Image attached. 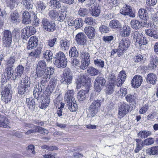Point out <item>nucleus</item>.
Masks as SVG:
<instances>
[{
	"label": "nucleus",
	"mask_w": 158,
	"mask_h": 158,
	"mask_svg": "<svg viewBox=\"0 0 158 158\" xmlns=\"http://www.w3.org/2000/svg\"><path fill=\"white\" fill-rule=\"evenodd\" d=\"M89 90V88H87L86 90H81L78 92L77 97L79 101H82L86 99Z\"/></svg>",
	"instance_id": "22"
},
{
	"label": "nucleus",
	"mask_w": 158,
	"mask_h": 158,
	"mask_svg": "<svg viewBox=\"0 0 158 158\" xmlns=\"http://www.w3.org/2000/svg\"><path fill=\"white\" fill-rule=\"evenodd\" d=\"M44 28L46 31H53L56 29L55 24L54 23L49 22L47 19L44 18L42 20Z\"/></svg>",
	"instance_id": "10"
},
{
	"label": "nucleus",
	"mask_w": 158,
	"mask_h": 158,
	"mask_svg": "<svg viewBox=\"0 0 158 158\" xmlns=\"http://www.w3.org/2000/svg\"><path fill=\"white\" fill-rule=\"evenodd\" d=\"M41 148L43 149H46L48 151H53L58 149V148L56 146H48L46 145H42L41 146Z\"/></svg>",
	"instance_id": "55"
},
{
	"label": "nucleus",
	"mask_w": 158,
	"mask_h": 158,
	"mask_svg": "<svg viewBox=\"0 0 158 158\" xmlns=\"http://www.w3.org/2000/svg\"><path fill=\"white\" fill-rule=\"evenodd\" d=\"M24 68L23 67L19 65L15 69V79L16 78H19L23 74V72Z\"/></svg>",
	"instance_id": "30"
},
{
	"label": "nucleus",
	"mask_w": 158,
	"mask_h": 158,
	"mask_svg": "<svg viewBox=\"0 0 158 158\" xmlns=\"http://www.w3.org/2000/svg\"><path fill=\"white\" fill-rule=\"evenodd\" d=\"M94 64L97 67L102 68L104 66V62L100 59L95 58L94 59Z\"/></svg>",
	"instance_id": "43"
},
{
	"label": "nucleus",
	"mask_w": 158,
	"mask_h": 158,
	"mask_svg": "<svg viewBox=\"0 0 158 158\" xmlns=\"http://www.w3.org/2000/svg\"><path fill=\"white\" fill-rule=\"evenodd\" d=\"M125 98L127 102H134L136 98V97L133 95L129 94L126 96Z\"/></svg>",
	"instance_id": "56"
},
{
	"label": "nucleus",
	"mask_w": 158,
	"mask_h": 158,
	"mask_svg": "<svg viewBox=\"0 0 158 158\" xmlns=\"http://www.w3.org/2000/svg\"><path fill=\"white\" fill-rule=\"evenodd\" d=\"M100 31L102 33H106L108 32L109 31V28L107 26L105 25H102L100 27Z\"/></svg>",
	"instance_id": "61"
},
{
	"label": "nucleus",
	"mask_w": 158,
	"mask_h": 158,
	"mask_svg": "<svg viewBox=\"0 0 158 158\" xmlns=\"http://www.w3.org/2000/svg\"><path fill=\"white\" fill-rule=\"evenodd\" d=\"M154 142V139L153 138H149L146 139L143 141V145H149L152 144Z\"/></svg>",
	"instance_id": "51"
},
{
	"label": "nucleus",
	"mask_w": 158,
	"mask_h": 158,
	"mask_svg": "<svg viewBox=\"0 0 158 158\" xmlns=\"http://www.w3.org/2000/svg\"><path fill=\"white\" fill-rule=\"evenodd\" d=\"M58 20L60 22H62L65 19L66 17V13L65 11H61L58 13Z\"/></svg>",
	"instance_id": "52"
},
{
	"label": "nucleus",
	"mask_w": 158,
	"mask_h": 158,
	"mask_svg": "<svg viewBox=\"0 0 158 158\" xmlns=\"http://www.w3.org/2000/svg\"><path fill=\"white\" fill-rule=\"evenodd\" d=\"M139 17L141 19H147L148 15L146 10L143 8L139 9L138 11Z\"/></svg>",
	"instance_id": "32"
},
{
	"label": "nucleus",
	"mask_w": 158,
	"mask_h": 158,
	"mask_svg": "<svg viewBox=\"0 0 158 158\" xmlns=\"http://www.w3.org/2000/svg\"><path fill=\"white\" fill-rule=\"evenodd\" d=\"M54 72V69L52 67H48L47 70L41 71L40 73L36 72L37 76L38 77L40 78V81L41 84L45 85L46 82L50 78V76Z\"/></svg>",
	"instance_id": "3"
},
{
	"label": "nucleus",
	"mask_w": 158,
	"mask_h": 158,
	"mask_svg": "<svg viewBox=\"0 0 158 158\" xmlns=\"http://www.w3.org/2000/svg\"><path fill=\"white\" fill-rule=\"evenodd\" d=\"M60 47L63 50H66L68 49L69 46L68 42L65 40H61L60 41Z\"/></svg>",
	"instance_id": "47"
},
{
	"label": "nucleus",
	"mask_w": 158,
	"mask_h": 158,
	"mask_svg": "<svg viewBox=\"0 0 158 158\" xmlns=\"http://www.w3.org/2000/svg\"><path fill=\"white\" fill-rule=\"evenodd\" d=\"M131 26L132 28L137 29L139 28V25L140 22L137 20L134 19L131 22Z\"/></svg>",
	"instance_id": "49"
},
{
	"label": "nucleus",
	"mask_w": 158,
	"mask_h": 158,
	"mask_svg": "<svg viewBox=\"0 0 158 158\" xmlns=\"http://www.w3.org/2000/svg\"><path fill=\"white\" fill-rule=\"evenodd\" d=\"M54 59L55 64L58 68L65 67L67 63V59L64 53L62 52H59L56 54Z\"/></svg>",
	"instance_id": "4"
},
{
	"label": "nucleus",
	"mask_w": 158,
	"mask_h": 158,
	"mask_svg": "<svg viewBox=\"0 0 158 158\" xmlns=\"http://www.w3.org/2000/svg\"><path fill=\"white\" fill-rule=\"evenodd\" d=\"M101 100L97 99L94 100L88 109L90 116L94 117L98 111V108L101 105L102 102Z\"/></svg>",
	"instance_id": "6"
},
{
	"label": "nucleus",
	"mask_w": 158,
	"mask_h": 158,
	"mask_svg": "<svg viewBox=\"0 0 158 158\" xmlns=\"http://www.w3.org/2000/svg\"><path fill=\"white\" fill-rule=\"evenodd\" d=\"M51 92H50L46 91L45 95L44 96L40 107L42 109H45L47 106L49 105L50 99L49 96Z\"/></svg>",
	"instance_id": "15"
},
{
	"label": "nucleus",
	"mask_w": 158,
	"mask_h": 158,
	"mask_svg": "<svg viewBox=\"0 0 158 158\" xmlns=\"http://www.w3.org/2000/svg\"><path fill=\"white\" fill-rule=\"evenodd\" d=\"M95 19L92 18L87 17L85 19L84 22L88 25H92L95 23Z\"/></svg>",
	"instance_id": "57"
},
{
	"label": "nucleus",
	"mask_w": 158,
	"mask_h": 158,
	"mask_svg": "<svg viewBox=\"0 0 158 158\" xmlns=\"http://www.w3.org/2000/svg\"><path fill=\"white\" fill-rule=\"evenodd\" d=\"M27 150L29 153L34 155L35 153V147L33 145H29L27 148Z\"/></svg>",
	"instance_id": "58"
},
{
	"label": "nucleus",
	"mask_w": 158,
	"mask_h": 158,
	"mask_svg": "<svg viewBox=\"0 0 158 158\" xmlns=\"http://www.w3.org/2000/svg\"><path fill=\"white\" fill-rule=\"evenodd\" d=\"M126 77L125 71H122L119 73L117 79H116L115 76L114 74H110L108 77V81L111 84L119 86L124 82Z\"/></svg>",
	"instance_id": "2"
},
{
	"label": "nucleus",
	"mask_w": 158,
	"mask_h": 158,
	"mask_svg": "<svg viewBox=\"0 0 158 158\" xmlns=\"http://www.w3.org/2000/svg\"><path fill=\"white\" fill-rule=\"evenodd\" d=\"M9 121L7 117L0 115V127L5 128H9Z\"/></svg>",
	"instance_id": "24"
},
{
	"label": "nucleus",
	"mask_w": 158,
	"mask_h": 158,
	"mask_svg": "<svg viewBox=\"0 0 158 158\" xmlns=\"http://www.w3.org/2000/svg\"><path fill=\"white\" fill-rule=\"evenodd\" d=\"M57 40V39L56 38H54L51 39L49 40L48 41V45L51 47H53Z\"/></svg>",
	"instance_id": "63"
},
{
	"label": "nucleus",
	"mask_w": 158,
	"mask_h": 158,
	"mask_svg": "<svg viewBox=\"0 0 158 158\" xmlns=\"http://www.w3.org/2000/svg\"><path fill=\"white\" fill-rule=\"evenodd\" d=\"M145 33L147 35L153 37L155 39H158V29L147 30H145Z\"/></svg>",
	"instance_id": "28"
},
{
	"label": "nucleus",
	"mask_w": 158,
	"mask_h": 158,
	"mask_svg": "<svg viewBox=\"0 0 158 158\" xmlns=\"http://www.w3.org/2000/svg\"><path fill=\"white\" fill-rule=\"evenodd\" d=\"M77 84L78 85H82L89 88L90 86V81L85 75L79 76L77 81Z\"/></svg>",
	"instance_id": "11"
},
{
	"label": "nucleus",
	"mask_w": 158,
	"mask_h": 158,
	"mask_svg": "<svg viewBox=\"0 0 158 158\" xmlns=\"http://www.w3.org/2000/svg\"><path fill=\"white\" fill-rule=\"evenodd\" d=\"M76 40L78 44L84 45L87 42V37L83 33L80 32L76 35Z\"/></svg>",
	"instance_id": "16"
},
{
	"label": "nucleus",
	"mask_w": 158,
	"mask_h": 158,
	"mask_svg": "<svg viewBox=\"0 0 158 158\" xmlns=\"http://www.w3.org/2000/svg\"><path fill=\"white\" fill-rule=\"evenodd\" d=\"M21 35L23 39L28 38L30 36L35 33L36 29L32 26H28L22 30Z\"/></svg>",
	"instance_id": "7"
},
{
	"label": "nucleus",
	"mask_w": 158,
	"mask_h": 158,
	"mask_svg": "<svg viewBox=\"0 0 158 158\" xmlns=\"http://www.w3.org/2000/svg\"><path fill=\"white\" fill-rule=\"evenodd\" d=\"M81 60H86L87 61L90 62V56L89 53L84 50L81 51Z\"/></svg>",
	"instance_id": "37"
},
{
	"label": "nucleus",
	"mask_w": 158,
	"mask_h": 158,
	"mask_svg": "<svg viewBox=\"0 0 158 158\" xmlns=\"http://www.w3.org/2000/svg\"><path fill=\"white\" fill-rule=\"evenodd\" d=\"M109 26L112 29L121 28V27L120 23L116 20H113L111 21L109 24Z\"/></svg>",
	"instance_id": "34"
},
{
	"label": "nucleus",
	"mask_w": 158,
	"mask_h": 158,
	"mask_svg": "<svg viewBox=\"0 0 158 158\" xmlns=\"http://www.w3.org/2000/svg\"><path fill=\"white\" fill-rule=\"evenodd\" d=\"M129 109V107L128 105L125 104L121 105L119 107L118 113L119 118H122L124 116L127 114Z\"/></svg>",
	"instance_id": "18"
},
{
	"label": "nucleus",
	"mask_w": 158,
	"mask_h": 158,
	"mask_svg": "<svg viewBox=\"0 0 158 158\" xmlns=\"http://www.w3.org/2000/svg\"><path fill=\"white\" fill-rule=\"evenodd\" d=\"M88 73L91 76H95L98 74L99 73L98 70L93 67H89L87 70Z\"/></svg>",
	"instance_id": "41"
},
{
	"label": "nucleus",
	"mask_w": 158,
	"mask_h": 158,
	"mask_svg": "<svg viewBox=\"0 0 158 158\" xmlns=\"http://www.w3.org/2000/svg\"><path fill=\"white\" fill-rule=\"evenodd\" d=\"M69 55L71 57L76 56L78 55V52L75 47H73L71 48L69 51Z\"/></svg>",
	"instance_id": "50"
},
{
	"label": "nucleus",
	"mask_w": 158,
	"mask_h": 158,
	"mask_svg": "<svg viewBox=\"0 0 158 158\" xmlns=\"http://www.w3.org/2000/svg\"><path fill=\"white\" fill-rule=\"evenodd\" d=\"M20 15L18 12L15 11L11 13L9 18V20L12 23H16L20 21Z\"/></svg>",
	"instance_id": "21"
},
{
	"label": "nucleus",
	"mask_w": 158,
	"mask_h": 158,
	"mask_svg": "<svg viewBox=\"0 0 158 158\" xmlns=\"http://www.w3.org/2000/svg\"><path fill=\"white\" fill-rule=\"evenodd\" d=\"M25 8L29 10L32 8L33 3L31 0H23L22 3Z\"/></svg>",
	"instance_id": "35"
},
{
	"label": "nucleus",
	"mask_w": 158,
	"mask_h": 158,
	"mask_svg": "<svg viewBox=\"0 0 158 158\" xmlns=\"http://www.w3.org/2000/svg\"><path fill=\"white\" fill-rule=\"evenodd\" d=\"M29 86L21 85V84L18 87V93L21 95L27 93L28 92Z\"/></svg>",
	"instance_id": "36"
},
{
	"label": "nucleus",
	"mask_w": 158,
	"mask_h": 158,
	"mask_svg": "<svg viewBox=\"0 0 158 158\" xmlns=\"http://www.w3.org/2000/svg\"><path fill=\"white\" fill-rule=\"evenodd\" d=\"M6 73L4 74L5 77H6V80H8L13 76L14 73V70L11 67H8L6 69Z\"/></svg>",
	"instance_id": "33"
},
{
	"label": "nucleus",
	"mask_w": 158,
	"mask_h": 158,
	"mask_svg": "<svg viewBox=\"0 0 158 158\" xmlns=\"http://www.w3.org/2000/svg\"><path fill=\"white\" fill-rule=\"evenodd\" d=\"M158 152V148L155 146L152 147L149 150L150 155H155Z\"/></svg>",
	"instance_id": "59"
},
{
	"label": "nucleus",
	"mask_w": 158,
	"mask_h": 158,
	"mask_svg": "<svg viewBox=\"0 0 158 158\" xmlns=\"http://www.w3.org/2000/svg\"><path fill=\"white\" fill-rule=\"evenodd\" d=\"M26 103L28 107L32 110L35 108V102L32 98H27Z\"/></svg>",
	"instance_id": "40"
},
{
	"label": "nucleus",
	"mask_w": 158,
	"mask_h": 158,
	"mask_svg": "<svg viewBox=\"0 0 158 158\" xmlns=\"http://www.w3.org/2000/svg\"><path fill=\"white\" fill-rule=\"evenodd\" d=\"M120 13L124 15H127L133 18L135 17V15L132 11L131 8L129 5H125L120 10Z\"/></svg>",
	"instance_id": "14"
},
{
	"label": "nucleus",
	"mask_w": 158,
	"mask_h": 158,
	"mask_svg": "<svg viewBox=\"0 0 158 158\" xmlns=\"http://www.w3.org/2000/svg\"><path fill=\"white\" fill-rule=\"evenodd\" d=\"M3 43L6 47H9L12 42V34L9 30H5L3 32Z\"/></svg>",
	"instance_id": "13"
},
{
	"label": "nucleus",
	"mask_w": 158,
	"mask_h": 158,
	"mask_svg": "<svg viewBox=\"0 0 158 158\" xmlns=\"http://www.w3.org/2000/svg\"><path fill=\"white\" fill-rule=\"evenodd\" d=\"M130 44V41L128 38L123 39L119 43V47L126 50L129 46Z\"/></svg>",
	"instance_id": "26"
},
{
	"label": "nucleus",
	"mask_w": 158,
	"mask_h": 158,
	"mask_svg": "<svg viewBox=\"0 0 158 158\" xmlns=\"http://www.w3.org/2000/svg\"><path fill=\"white\" fill-rule=\"evenodd\" d=\"M52 53L49 50H47L44 53V57L46 59L47 61L52 59Z\"/></svg>",
	"instance_id": "46"
},
{
	"label": "nucleus",
	"mask_w": 158,
	"mask_h": 158,
	"mask_svg": "<svg viewBox=\"0 0 158 158\" xmlns=\"http://www.w3.org/2000/svg\"><path fill=\"white\" fill-rule=\"evenodd\" d=\"M44 85L43 84L41 85H39V84L36 85L34 88L33 92H40L41 93L42 90L44 88Z\"/></svg>",
	"instance_id": "45"
},
{
	"label": "nucleus",
	"mask_w": 158,
	"mask_h": 158,
	"mask_svg": "<svg viewBox=\"0 0 158 158\" xmlns=\"http://www.w3.org/2000/svg\"><path fill=\"white\" fill-rule=\"evenodd\" d=\"M142 77L139 75L135 76L131 81V84L132 87L134 88H137L143 82Z\"/></svg>",
	"instance_id": "17"
},
{
	"label": "nucleus",
	"mask_w": 158,
	"mask_h": 158,
	"mask_svg": "<svg viewBox=\"0 0 158 158\" xmlns=\"http://www.w3.org/2000/svg\"><path fill=\"white\" fill-rule=\"evenodd\" d=\"M11 86L10 85H6L4 89L1 92L2 99L5 103H8L11 99L12 92L11 90Z\"/></svg>",
	"instance_id": "5"
},
{
	"label": "nucleus",
	"mask_w": 158,
	"mask_h": 158,
	"mask_svg": "<svg viewBox=\"0 0 158 158\" xmlns=\"http://www.w3.org/2000/svg\"><path fill=\"white\" fill-rule=\"evenodd\" d=\"M150 64L153 68L156 67L158 65V59L156 56L152 55L150 58Z\"/></svg>",
	"instance_id": "38"
},
{
	"label": "nucleus",
	"mask_w": 158,
	"mask_h": 158,
	"mask_svg": "<svg viewBox=\"0 0 158 158\" xmlns=\"http://www.w3.org/2000/svg\"><path fill=\"white\" fill-rule=\"evenodd\" d=\"M133 38L136 40V45L138 44L140 46L142 45H145L147 43L146 39L144 37L140 31H135L134 32Z\"/></svg>",
	"instance_id": "8"
},
{
	"label": "nucleus",
	"mask_w": 158,
	"mask_h": 158,
	"mask_svg": "<svg viewBox=\"0 0 158 158\" xmlns=\"http://www.w3.org/2000/svg\"><path fill=\"white\" fill-rule=\"evenodd\" d=\"M45 70H47L46 62L44 60H40L37 65L36 72L40 73L41 71H44Z\"/></svg>",
	"instance_id": "27"
},
{
	"label": "nucleus",
	"mask_w": 158,
	"mask_h": 158,
	"mask_svg": "<svg viewBox=\"0 0 158 158\" xmlns=\"http://www.w3.org/2000/svg\"><path fill=\"white\" fill-rule=\"evenodd\" d=\"M91 15L94 16H98L100 13V7L95 6V5L92 6L89 9Z\"/></svg>",
	"instance_id": "25"
},
{
	"label": "nucleus",
	"mask_w": 158,
	"mask_h": 158,
	"mask_svg": "<svg viewBox=\"0 0 158 158\" xmlns=\"http://www.w3.org/2000/svg\"><path fill=\"white\" fill-rule=\"evenodd\" d=\"M156 76L155 74L150 73L147 76L146 81L154 85L156 84Z\"/></svg>",
	"instance_id": "29"
},
{
	"label": "nucleus",
	"mask_w": 158,
	"mask_h": 158,
	"mask_svg": "<svg viewBox=\"0 0 158 158\" xmlns=\"http://www.w3.org/2000/svg\"><path fill=\"white\" fill-rule=\"evenodd\" d=\"M82 65L81 66V68L83 70L86 69L87 66L89 64L90 62L87 61L86 60H82Z\"/></svg>",
	"instance_id": "64"
},
{
	"label": "nucleus",
	"mask_w": 158,
	"mask_h": 158,
	"mask_svg": "<svg viewBox=\"0 0 158 158\" xmlns=\"http://www.w3.org/2000/svg\"><path fill=\"white\" fill-rule=\"evenodd\" d=\"M105 83L106 81L104 78L99 77H97L94 82L95 90L98 92H100Z\"/></svg>",
	"instance_id": "9"
},
{
	"label": "nucleus",
	"mask_w": 158,
	"mask_h": 158,
	"mask_svg": "<svg viewBox=\"0 0 158 158\" xmlns=\"http://www.w3.org/2000/svg\"><path fill=\"white\" fill-rule=\"evenodd\" d=\"M88 12L86 9L80 8L78 11V14L81 16L84 17L88 14Z\"/></svg>",
	"instance_id": "54"
},
{
	"label": "nucleus",
	"mask_w": 158,
	"mask_h": 158,
	"mask_svg": "<svg viewBox=\"0 0 158 158\" xmlns=\"http://www.w3.org/2000/svg\"><path fill=\"white\" fill-rule=\"evenodd\" d=\"M84 32L90 39H93L95 35V31L94 28L91 26L85 27L84 29Z\"/></svg>",
	"instance_id": "19"
},
{
	"label": "nucleus",
	"mask_w": 158,
	"mask_h": 158,
	"mask_svg": "<svg viewBox=\"0 0 158 158\" xmlns=\"http://www.w3.org/2000/svg\"><path fill=\"white\" fill-rule=\"evenodd\" d=\"M15 61V58L14 56H11L7 61V64L8 67H12Z\"/></svg>",
	"instance_id": "48"
},
{
	"label": "nucleus",
	"mask_w": 158,
	"mask_h": 158,
	"mask_svg": "<svg viewBox=\"0 0 158 158\" xmlns=\"http://www.w3.org/2000/svg\"><path fill=\"white\" fill-rule=\"evenodd\" d=\"M38 40L36 36H32L29 39L27 44V48L32 49L36 47L38 43Z\"/></svg>",
	"instance_id": "20"
},
{
	"label": "nucleus",
	"mask_w": 158,
	"mask_h": 158,
	"mask_svg": "<svg viewBox=\"0 0 158 158\" xmlns=\"http://www.w3.org/2000/svg\"><path fill=\"white\" fill-rule=\"evenodd\" d=\"M119 32L122 36H128L130 34V28L127 25H126L124 26L123 28L121 27Z\"/></svg>",
	"instance_id": "23"
},
{
	"label": "nucleus",
	"mask_w": 158,
	"mask_h": 158,
	"mask_svg": "<svg viewBox=\"0 0 158 158\" xmlns=\"http://www.w3.org/2000/svg\"><path fill=\"white\" fill-rule=\"evenodd\" d=\"M58 13L56 10H52L50 11L49 15L51 17L56 18L58 16Z\"/></svg>",
	"instance_id": "62"
},
{
	"label": "nucleus",
	"mask_w": 158,
	"mask_h": 158,
	"mask_svg": "<svg viewBox=\"0 0 158 158\" xmlns=\"http://www.w3.org/2000/svg\"><path fill=\"white\" fill-rule=\"evenodd\" d=\"M36 128V132H39L41 134H43L44 133L48 134V131L41 127L36 126L35 127Z\"/></svg>",
	"instance_id": "53"
},
{
	"label": "nucleus",
	"mask_w": 158,
	"mask_h": 158,
	"mask_svg": "<svg viewBox=\"0 0 158 158\" xmlns=\"http://www.w3.org/2000/svg\"><path fill=\"white\" fill-rule=\"evenodd\" d=\"M148 110V106L147 105H145L142 107L139 110L140 114H143L145 113Z\"/></svg>",
	"instance_id": "60"
},
{
	"label": "nucleus",
	"mask_w": 158,
	"mask_h": 158,
	"mask_svg": "<svg viewBox=\"0 0 158 158\" xmlns=\"http://www.w3.org/2000/svg\"><path fill=\"white\" fill-rule=\"evenodd\" d=\"M74 93L73 89L68 90L64 97V100L67 103L68 109L71 112L75 111L77 108V104L73 97Z\"/></svg>",
	"instance_id": "1"
},
{
	"label": "nucleus",
	"mask_w": 158,
	"mask_h": 158,
	"mask_svg": "<svg viewBox=\"0 0 158 158\" xmlns=\"http://www.w3.org/2000/svg\"><path fill=\"white\" fill-rule=\"evenodd\" d=\"M72 78L70 71L69 70H66L64 71L62 75L61 81L64 83L69 85L72 82Z\"/></svg>",
	"instance_id": "12"
},
{
	"label": "nucleus",
	"mask_w": 158,
	"mask_h": 158,
	"mask_svg": "<svg viewBox=\"0 0 158 158\" xmlns=\"http://www.w3.org/2000/svg\"><path fill=\"white\" fill-rule=\"evenodd\" d=\"M37 10L41 13H43L46 6L43 1H39L36 4Z\"/></svg>",
	"instance_id": "31"
},
{
	"label": "nucleus",
	"mask_w": 158,
	"mask_h": 158,
	"mask_svg": "<svg viewBox=\"0 0 158 158\" xmlns=\"http://www.w3.org/2000/svg\"><path fill=\"white\" fill-rule=\"evenodd\" d=\"M30 81L29 77L27 76H25L22 80H21L20 84L21 85H23L27 86H29L30 85Z\"/></svg>",
	"instance_id": "44"
},
{
	"label": "nucleus",
	"mask_w": 158,
	"mask_h": 158,
	"mask_svg": "<svg viewBox=\"0 0 158 158\" xmlns=\"http://www.w3.org/2000/svg\"><path fill=\"white\" fill-rule=\"evenodd\" d=\"M152 134L151 132L150 131H143L139 132L138 134V136L142 138H145L150 135Z\"/></svg>",
	"instance_id": "42"
},
{
	"label": "nucleus",
	"mask_w": 158,
	"mask_h": 158,
	"mask_svg": "<svg viewBox=\"0 0 158 158\" xmlns=\"http://www.w3.org/2000/svg\"><path fill=\"white\" fill-rule=\"evenodd\" d=\"M60 1L58 0H51L49 2L50 5L54 8H59L61 7Z\"/></svg>",
	"instance_id": "39"
}]
</instances>
